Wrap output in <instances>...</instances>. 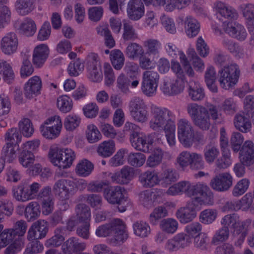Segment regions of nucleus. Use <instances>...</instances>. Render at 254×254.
Masks as SVG:
<instances>
[{"instance_id": "nucleus-23", "label": "nucleus", "mask_w": 254, "mask_h": 254, "mask_svg": "<svg viewBox=\"0 0 254 254\" xmlns=\"http://www.w3.org/2000/svg\"><path fill=\"white\" fill-rule=\"evenodd\" d=\"M185 240L184 233H179L165 242L164 249L170 254L177 252L188 247Z\"/></svg>"}, {"instance_id": "nucleus-42", "label": "nucleus", "mask_w": 254, "mask_h": 254, "mask_svg": "<svg viewBox=\"0 0 254 254\" xmlns=\"http://www.w3.org/2000/svg\"><path fill=\"white\" fill-rule=\"evenodd\" d=\"M116 151L115 142L113 140H108L101 142L98 146V154L103 157L111 156Z\"/></svg>"}, {"instance_id": "nucleus-61", "label": "nucleus", "mask_w": 254, "mask_h": 254, "mask_svg": "<svg viewBox=\"0 0 254 254\" xmlns=\"http://www.w3.org/2000/svg\"><path fill=\"white\" fill-rule=\"evenodd\" d=\"M168 215V211L164 206H158L155 207L150 213L149 220L152 224L155 225L159 219L165 217Z\"/></svg>"}, {"instance_id": "nucleus-29", "label": "nucleus", "mask_w": 254, "mask_h": 254, "mask_svg": "<svg viewBox=\"0 0 254 254\" xmlns=\"http://www.w3.org/2000/svg\"><path fill=\"white\" fill-rule=\"evenodd\" d=\"M214 11L216 12L217 18L232 20L238 17V14L234 9L225 3L217 1L214 4Z\"/></svg>"}, {"instance_id": "nucleus-34", "label": "nucleus", "mask_w": 254, "mask_h": 254, "mask_svg": "<svg viewBox=\"0 0 254 254\" xmlns=\"http://www.w3.org/2000/svg\"><path fill=\"white\" fill-rule=\"evenodd\" d=\"M35 21L30 17H25L19 22L17 30L19 33L26 37L33 36L37 31Z\"/></svg>"}, {"instance_id": "nucleus-44", "label": "nucleus", "mask_w": 254, "mask_h": 254, "mask_svg": "<svg viewBox=\"0 0 254 254\" xmlns=\"http://www.w3.org/2000/svg\"><path fill=\"white\" fill-rule=\"evenodd\" d=\"M164 156V151L160 147H155L151 151L150 155L146 160V166L150 168H155L162 162Z\"/></svg>"}, {"instance_id": "nucleus-31", "label": "nucleus", "mask_w": 254, "mask_h": 254, "mask_svg": "<svg viewBox=\"0 0 254 254\" xmlns=\"http://www.w3.org/2000/svg\"><path fill=\"white\" fill-rule=\"evenodd\" d=\"M138 181L145 188H150L160 183L158 173L154 170H147L139 176Z\"/></svg>"}, {"instance_id": "nucleus-19", "label": "nucleus", "mask_w": 254, "mask_h": 254, "mask_svg": "<svg viewBox=\"0 0 254 254\" xmlns=\"http://www.w3.org/2000/svg\"><path fill=\"white\" fill-rule=\"evenodd\" d=\"M130 141L132 146L135 149L144 153L149 152L153 143L150 135L137 132L131 134Z\"/></svg>"}, {"instance_id": "nucleus-38", "label": "nucleus", "mask_w": 254, "mask_h": 254, "mask_svg": "<svg viewBox=\"0 0 254 254\" xmlns=\"http://www.w3.org/2000/svg\"><path fill=\"white\" fill-rule=\"evenodd\" d=\"M234 124L237 129L244 133L250 131L252 128V123L249 117L244 113L237 114L235 116Z\"/></svg>"}, {"instance_id": "nucleus-28", "label": "nucleus", "mask_w": 254, "mask_h": 254, "mask_svg": "<svg viewBox=\"0 0 254 254\" xmlns=\"http://www.w3.org/2000/svg\"><path fill=\"white\" fill-rule=\"evenodd\" d=\"M240 10L246 20L247 28L251 35V42L254 44V5L243 4L240 6Z\"/></svg>"}, {"instance_id": "nucleus-46", "label": "nucleus", "mask_w": 254, "mask_h": 254, "mask_svg": "<svg viewBox=\"0 0 254 254\" xmlns=\"http://www.w3.org/2000/svg\"><path fill=\"white\" fill-rule=\"evenodd\" d=\"M73 106L72 99L67 95H61L57 99L56 106L63 113H69L72 110Z\"/></svg>"}, {"instance_id": "nucleus-53", "label": "nucleus", "mask_w": 254, "mask_h": 254, "mask_svg": "<svg viewBox=\"0 0 254 254\" xmlns=\"http://www.w3.org/2000/svg\"><path fill=\"white\" fill-rule=\"evenodd\" d=\"M127 160L130 166L139 168L145 164L146 157L144 154L140 152H131L128 154Z\"/></svg>"}, {"instance_id": "nucleus-63", "label": "nucleus", "mask_w": 254, "mask_h": 254, "mask_svg": "<svg viewBox=\"0 0 254 254\" xmlns=\"http://www.w3.org/2000/svg\"><path fill=\"white\" fill-rule=\"evenodd\" d=\"M191 152L183 151L180 152L176 159V165L183 170H185L190 165Z\"/></svg>"}, {"instance_id": "nucleus-41", "label": "nucleus", "mask_w": 254, "mask_h": 254, "mask_svg": "<svg viewBox=\"0 0 254 254\" xmlns=\"http://www.w3.org/2000/svg\"><path fill=\"white\" fill-rule=\"evenodd\" d=\"M85 134L87 141L90 143H95L102 138V135L96 125L90 123L87 125Z\"/></svg>"}, {"instance_id": "nucleus-5", "label": "nucleus", "mask_w": 254, "mask_h": 254, "mask_svg": "<svg viewBox=\"0 0 254 254\" xmlns=\"http://www.w3.org/2000/svg\"><path fill=\"white\" fill-rule=\"evenodd\" d=\"M221 224L225 227L233 228V241L236 246H241L248 234L251 220L248 219L241 222L238 214H227L222 218Z\"/></svg>"}, {"instance_id": "nucleus-18", "label": "nucleus", "mask_w": 254, "mask_h": 254, "mask_svg": "<svg viewBox=\"0 0 254 254\" xmlns=\"http://www.w3.org/2000/svg\"><path fill=\"white\" fill-rule=\"evenodd\" d=\"M19 45L18 38L14 32H9L4 35L0 41V48L4 55L11 56L15 54Z\"/></svg>"}, {"instance_id": "nucleus-55", "label": "nucleus", "mask_w": 254, "mask_h": 254, "mask_svg": "<svg viewBox=\"0 0 254 254\" xmlns=\"http://www.w3.org/2000/svg\"><path fill=\"white\" fill-rule=\"evenodd\" d=\"M0 74L5 82L10 83L14 79V72L12 70L11 65L6 61L0 62Z\"/></svg>"}, {"instance_id": "nucleus-25", "label": "nucleus", "mask_w": 254, "mask_h": 254, "mask_svg": "<svg viewBox=\"0 0 254 254\" xmlns=\"http://www.w3.org/2000/svg\"><path fill=\"white\" fill-rule=\"evenodd\" d=\"M239 151V158L242 163L246 166H251L254 164V143L253 141H245Z\"/></svg>"}, {"instance_id": "nucleus-57", "label": "nucleus", "mask_w": 254, "mask_h": 254, "mask_svg": "<svg viewBox=\"0 0 254 254\" xmlns=\"http://www.w3.org/2000/svg\"><path fill=\"white\" fill-rule=\"evenodd\" d=\"M250 185V181L248 179H241L234 186L232 191V195L235 197L242 195L248 190Z\"/></svg>"}, {"instance_id": "nucleus-22", "label": "nucleus", "mask_w": 254, "mask_h": 254, "mask_svg": "<svg viewBox=\"0 0 254 254\" xmlns=\"http://www.w3.org/2000/svg\"><path fill=\"white\" fill-rule=\"evenodd\" d=\"M42 81L41 77L35 75L30 77L24 84L23 87L25 96L32 99L41 93Z\"/></svg>"}, {"instance_id": "nucleus-32", "label": "nucleus", "mask_w": 254, "mask_h": 254, "mask_svg": "<svg viewBox=\"0 0 254 254\" xmlns=\"http://www.w3.org/2000/svg\"><path fill=\"white\" fill-rule=\"evenodd\" d=\"M184 32L190 38L195 37L200 31V24L199 22L191 16H186L184 20Z\"/></svg>"}, {"instance_id": "nucleus-2", "label": "nucleus", "mask_w": 254, "mask_h": 254, "mask_svg": "<svg viewBox=\"0 0 254 254\" xmlns=\"http://www.w3.org/2000/svg\"><path fill=\"white\" fill-rule=\"evenodd\" d=\"M213 202V195L211 190L195 196L188 201L185 207L179 209L176 217L183 224L189 223L196 216L197 211L203 206L212 205Z\"/></svg>"}, {"instance_id": "nucleus-17", "label": "nucleus", "mask_w": 254, "mask_h": 254, "mask_svg": "<svg viewBox=\"0 0 254 254\" xmlns=\"http://www.w3.org/2000/svg\"><path fill=\"white\" fill-rule=\"evenodd\" d=\"M220 114L214 105L207 104L206 113L201 114L193 121L194 124L203 130L208 129L211 123L210 117L213 120L219 119Z\"/></svg>"}, {"instance_id": "nucleus-16", "label": "nucleus", "mask_w": 254, "mask_h": 254, "mask_svg": "<svg viewBox=\"0 0 254 254\" xmlns=\"http://www.w3.org/2000/svg\"><path fill=\"white\" fill-rule=\"evenodd\" d=\"M185 75H187L185 74ZM177 79L166 78L161 86L162 92L168 96H174L182 92L185 87V75L182 77L177 76Z\"/></svg>"}, {"instance_id": "nucleus-54", "label": "nucleus", "mask_w": 254, "mask_h": 254, "mask_svg": "<svg viewBox=\"0 0 254 254\" xmlns=\"http://www.w3.org/2000/svg\"><path fill=\"white\" fill-rule=\"evenodd\" d=\"M218 216L216 209L208 208L202 211L199 214V221L202 224L208 225L213 223Z\"/></svg>"}, {"instance_id": "nucleus-45", "label": "nucleus", "mask_w": 254, "mask_h": 254, "mask_svg": "<svg viewBox=\"0 0 254 254\" xmlns=\"http://www.w3.org/2000/svg\"><path fill=\"white\" fill-rule=\"evenodd\" d=\"M94 169V165L87 159L80 160L77 164L75 171L76 174L82 177L89 176Z\"/></svg>"}, {"instance_id": "nucleus-9", "label": "nucleus", "mask_w": 254, "mask_h": 254, "mask_svg": "<svg viewBox=\"0 0 254 254\" xmlns=\"http://www.w3.org/2000/svg\"><path fill=\"white\" fill-rule=\"evenodd\" d=\"M74 189V183L69 179H61L55 183L52 190L59 198L60 202L59 205L61 210L68 209L69 205L67 200L73 194Z\"/></svg>"}, {"instance_id": "nucleus-13", "label": "nucleus", "mask_w": 254, "mask_h": 254, "mask_svg": "<svg viewBox=\"0 0 254 254\" xmlns=\"http://www.w3.org/2000/svg\"><path fill=\"white\" fill-rule=\"evenodd\" d=\"M75 212L80 223L83 226L78 228L77 234L80 237L87 239L89 237L90 221L91 218L90 209L86 204L80 203L75 208Z\"/></svg>"}, {"instance_id": "nucleus-26", "label": "nucleus", "mask_w": 254, "mask_h": 254, "mask_svg": "<svg viewBox=\"0 0 254 254\" xmlns=\"http://www.w3.org/2000/svg\"><path fill=\"white\" fill-rule=\"evenodd\" d=\"M50 54V48L46 44H40L36 46L33 51L32 62L38 67H42L47 61Z\"/></svg>"}, {"instance_id": "nucleus-30", "label": "nucleus", "mask_w": 254, "mask_h": 254, "mask_svg": "<svg viewBox=\"0 0 254 254\" xmlns=\"http://www.w3.org/2000/svg\"><path fill=\"white\" fill-rule=\"evenodd\" d=\"M127 12L130 19L138 20L144 14V4L141 0H130L127 3Z\"/></svg>"}, {"instance_id": "nucleus-51", "label": "nucleus", "mask_w": 254, "mask_h": 254, "mask_svg": "<svg viewBox=\"0 0 254 254\" xmlns=\"http://www.w3.org/2000/svg\"><path fill=\"white\" fill-rule=\"evenodd\" d=\"M143 46L146 54L150 57L152 55L154 58L158 56L159 50L161 47V44L158 40L150 39L144 42Z\"/></svg>"}, {"instance_id": "nucleus-3", "label": "nucleus", "mask_w": 254, "mask_h": 254, "mask_svg": "<svg viewBox=\"0 0 254 254\" xmlns=\"http://www.w3.org/2000/svg\"><path fill=\"white\" fill-rule=\"evenodd\" d=\"M96 235L99 237H106L112 234L110 242L113 245H121L128 238V232L125 222L122 219L116 218L110 223L98 227Z\"/></svg>"}, {"instance_id": "nucleus-7", "label": "nucleus", "mask_w": 254, "mask_h": 254, "mask_svg": "<svg viewBox=\"0 0 254 254\" xmlns=\"http://www.w3.org/2000/svg\"><path fill=\"white\" fill-rule=\"evenodd\" d=\"M210 190L206 184L203 183L193 184L190 181H182L171 186L166 190L167 194L176 196L185 194L189 197L198 195Z\"/></svg>"}, {"instance_id": "nucleus-43", "label": "nucleus", "mask_w": 254, "mask_h": 254, "mask_svg": "<svg viewBox=\"0 0 254 254\" xmlns=\"http://www.w3.org/2000/svg\"><path fill=\"white\" fill-rule=\"evenodd\" d=\"M35 0H16L14 6L16 11L21 15L30 13L35 8Z\"/></svg>"}, {"instance_id": "nucleus-20", "label": "nucleus", "mask_w": 254, "mask_h": 254, "mask_svg": "<svg viewBox=\"0 0 254 254\" xmlns=\"http://www.w3.org/2000/svg\"><path fill=\"white\" fill-rule=\"evenodd\" d=\"M233 178L229 172H223L215 176L211 181V187L219 191L228 190L232 186Z\"/></svg>"}, {"instance_id": "nucleus-59", "label": "nucleus", "mask_w": 254, "mask_h": 254, "mask_svg": "<svg viewBox=\"0 0 254 254\" xmlns=\"http://www.w3.org/2000/svg\"><path fill=\"white\" fill-rule=\"evenodd\" d=\"M84 65L83 62L79 59L70 62L67 67V72L70 76L76 77L83 71Z\"/></svg>"}, {"instance_id": "nucleus-8", "label": "nucleus", "mask_w": 254, "mask_h": 254, "mask_svg": "<svg viewBox=\"0 0 254 254\" xmlns=\"http://www.w3.org/2000/svg\"><path fill=\"white\" fill-rule=\"evenodd\" d=\"M177 135L180 142L186 148L191 146L194 143L203 141L202 136L195 133L191 124L186 119L178 121Z\"/></svg>"}, {"instance_id": "nucleus-58", "label": "nucleus", "mask_w": 254, "mask_h": 254, "mask_svg": "<svg viewBox=\"0 0 254 254\" xmlns=\"http://www.w3.org/2000/svg\"><path fill=\"white\" fill-rule=\"evenodd\" d=\"M19 128L23 135L26 137H31L34 132L33 125L28 118L22 119L19 121Z\"/></svg>"}, {"instance_id": "nucleus-49", "label": "nucleus", "mask_w": 254, "mask_h": 254, "mask_svg": "<svg viewBox=\"0 0 254 254\" xmlns=\"http://www.w3.org/2000/svg\"><path fill=\"white\" fill-rule=\"evenodd\" d=\"M12 193L13 197L18 201L26 202L30 200L25 183H22L13 187L12 189Z\"/></svg>"}, {"instance_id": "nucleus-60", "label": "nucleus", "mask_w": 254, "mask_h": 254, "mask_svg": "<svg viewBox=\"0 0 254 254\" xmlns=\"http://www.w3.org/2000/svg\"><path fill=\"white\" fill-rule=\"evenodd\" d=\"M18 159L19 164L23 167L28 168L34 164L35 157L33 153L21 150Z\"/></svg>"}, {"instance_id": "nucleus-50", "label": "nucleus", "mask_w": 254, "mask_h": 254, "mask_svg": "<svg viewBox=\"0 0 254 254\" xmlns=\"http://www.w3.org/2000/svg\"><path fill=\"white\" fill-rule=\"evenodd\" d=\"M111 63L116 70H120L125 63V57L120 50L114 49L111 51L110 55Z\"/></svg>"}, {"instance_id": "nucleus-35", "label": "nucleus", "mask_w": 254, "mask_h": 254, "mask_svg": "<svg viewBox=\"0 0 254 254\" xmlns=\"http://www.w3.org/2000/svg\"><path fill=\"white\" fill-rule=\"evenodd\" d=\"M202 225L199 222H193L186 225L184 229L185 241L188 246L191 244L192 239L198 237L202 231Z\"/></svg>"}, {"instance_id": "nucleus-12", "label": "nucleus", "mask_w": 254, "mask_h": 254, "mask_svg": "<svg viewBox=\"0 0 254 254\" xmlns=\"http://www.w3.org/2000/svg\"><path fill=\"white\" fill-rule=\"evenodd\" d=\"M124 192L125 190L120 186L111 187L104 190V196L109 203L118 204L119 211L124 212L131 205L130 200L125 196Z\"/></svg>"}, {"instance_id": "nucleus-39", "label": "nucleus", "mask_w": 254, "mask_h": 254, "mask_svg": "<svg viewBox=\"0 0 254 254\" xmlns=\"http://www.w3.org/2000/svg\"><path fill=\"white\" fill-rule=\"evenodd\" d=\"M81 122V118L79 115L71 113L65 116L63 125L66 131H73L80 126Z\"/></svg>"}, {"instance_id": "nucleus-33", "label": "nucleus", "mask_w": 254, "mask_h": 254, "mask_svg": "<svg viewBox=\"0 0 254 254\" xmlns=\"http://www.w3.org/2000/svg\"><path fill=\"white\" fill-rule=\"evenodd\" d=\"M24 209V215L28 221H33L39 218L41 214V208L39 204L36 201L29 202L24 208L23 206H19L17 211H23Z\"/></svg>"}, {"instance_id": "nucleus-11", "label": "nucleus", "mask_w": 254, "mask_h": 254, "mask_svg": "<svg viewBox=\"0 0 254 254\" xmlns=\"http://www.w3.org/2000/svg\"><path fill=\"white\" fill-rule=\"evenodd\" d=\"M63 122L61 117L55 115L47 118L40 125L39 130L41 135L47 139L58 137L62 132Z\"/></svg>"}, {"instance_id": "nucleus-6", "label": "nucleus", "mask_w": 254, "mask_h": 254, "mask_svg": "<svg viewBox=\"0 0 254 254\" xmlns=\"http://www.w3.org/2000/svg\"><path fill=\"white\" fill-rule=\"evenodd\" d=\"M49 161L60 169L69 168L76 159V153L70 148L50 146L47 155Z\"/></svg>"}, {"instance_id": "nucleus-64", "label": "nucleus", "mask_w": 254, "mask_h": 254, "mask_svg": "<svg viewBox=\"0 0 254 254\" xmlns=\"http://www.w3.org/2000/svg\"><path fill=\"white\" fill-rule=\"evenodd\" d=\"M220 152L219 149L215 146L209 145L204 149V156L206 162L212 163L218 158Z\"/></svg>"}, {"instance_id": "nucleus-40", "label": "nucleus", "mask_w": 254, "mask_h": 254, "mask_svg": "<svg viewBox=\"0 0 254 254\" xmlns=\"http://www.w3.org/2000/svg\"><path fill=\"white\" fill-rule=\"evenodd\" d=\"M189 97L193 101L202 100L204 93L201 85L197 81L191 80L189 82L188 87Z\"/></svg>"}, {"instance_id": "nucleus-36", "label": "nucleus", "mask_w": 254, "mask_h": 254, "mask_svg": "<svg viewBox=\"0 0 254 254\" xmlns=\"http://www.w3.org/2000/svg\"><path fill=\"white\" fill-rule=\"evenodd\" d=\"M86 247L85 243L80 242L78 239L73 237L65 242L62 246V249L64 254H72L84 250Z\"/></svg>"}, {"instance_id": "nucleus-56", "label": "nucleus", "mask_w": 254, "mask_h": 254, "mask_svg": "<svg viewBox=\"0 0 254 254\" xmlns=\"http://www.w3.org/2000/svg\"><path fill=\"white\" fill-rule=\"evenodd\" d=\"M240 210L247 212L249 211L250 213L254 214V203L253 198L250 193L245 194L239 200Z\"/></svg>"}, {"instance_id": "nucleus-10", "label": "nucleus", "mask_w": 254, "mask_h": 254, "mask_svg": "<svg viewBox=\"0 0 254 254\" xmlns=\"http://www.w3.org/2000/svg\"><path fill=\"white\" fill-rule=\"evenodd\" d=\"M240 76L239 66L235 64L222 67L218 72V81L220 87L225 90H230L238 82Z\"/></svg>"}, {"instance_id": "nucleus-1", "label": "nucleus", "mask_w": 254, "mask_h": 254, "mask_svg": "<svg viewBox=\"0 0 254 254\" xmlns=\"http://www.w3.org/2000/svg\"><path fill=\"white\" fill-rule=\"evenodd\" d=\"M175 120V115L168 109L159 107L151 108L150 128L156 131L163 130L167 142L172 148L176 144Z\"/></svg>"}, {"instance_id": "nucleus-62", "label": "nucleus", "mask_w": 254, "mask_h": 254, "mask_svg": "<svg viewBox=\"0 0 254 254\" xmlns=\"http://www.w3.org/2000/svg\"><path fill=\"white\" fill-rule=\"evenodd\" d=\"M127 150L125 149L119 150L116 153L111 157L108 162L111 167H117L122 166L125 163V155Z\"/></svg>"}, {"instance_id": "nucleus-52", "label": "nucleus", "mask_w": 254, "mask_h": 254, "mask_svg": "<svg viewBox=\"0 0 254 254\" xmlns=\"http://www.w3.org/2000/svg\"><path fill=\"white\" fill-rule=\"evenodd\" d=\"M158 199L156 194H153L151 191L145 190L139 194V201L144 207L149 208L151 207L155 202L158 201Z\"/></svg>"}, {"instance_id": "nucleus-4", "label": "nucleus", "mask_w": 254, "mask_h": 254, "mask_svg": "<svg viewBox=\"0 0 254 254\" xmlns=\"http://www.w3.org/2000/svg\"><path fill=\"white\" fill-rule=\"evenodd\" d=\"M165 49L168 55L173 58L179 57L180 63L175 59L171 60V70L176 76L182 77L185 74L190 77L194 76V70L186 55L183 51L180 50L175 44L171 42L166 44Z\"/></svg>"}, {"instance_id": "nucleus-37", "label": "nucleus", "mask_w": 254, "mask_h": 254, "mask_svg": "<svg viewBox=\"0 0 254 254\" xmlns=\"http://www.w3.org/2000/svg\"><path fill=\"white\" fill-rule=\"evenodd\" d=\"M19 149L18 144L5 143L1 149V154L4 161L9 163L16 162Z\"/></svg>"}, {"instance_id": "nucleus-47", "label": "nucleus", "mask_w": 254, "mask_h": 254, "mask_svg": "<svg viewBox=\"0 0 254 254\" xmlns=\"http://www.w3.org/2000/svg\"><path fill=\"white\" fill-rule=\"evenodd\" d=\"M133 234L141 238L147 237L151 233L149 225L144 221H136L132 224Z\"/></svg>"}, {"instance_id": "nucleus-27", "label": "nucleus", "mask_w": 254, "mask_h": 254, "mask_svg": "<svg viewBox=\"0 0 254 254\" xmlns=\"http://www.w3.org/2000/svg\"><path fill=\"white\" fill-rule=\"evenodd\" d=\"M48 230L47 222L44 220H39L34 222L28 232L29 240H38L44 238Z\"/></svg>"}, {"instance_id": "nucleus-48", "label": "nucleus", "mask_w": 254, "mask_h": 254, "mask_svg": "<svg viewBox=\"0 0 254 254\" xmlns=\"http://www.w3.org/2000/svg\"><path fill=\"white\" fill-rule=\"evenodd\" d=\"M159 227L163 232L172 235L178 231L179 223L174 218H168L160 222Z\"/></svg>"}, {"instance_id": "nucleus-24", "label": "nucleus", "mask_w": 254, "mask_h": 254, "mask_svg": "<svg viewBox=\"0 0 254 254\" xmlns=\"http://www.w3.org/2000/svg\"><path fill=\"white\" fill-rule=\"evenodd\" d=\"M226 22H223L222 26L227 34L240 41L246 39L247 37V32L242 25L233 21L227 23H226Z\"/></svg>"}, {"instance_id": "nucleus-21", "label": "nucleus", "mask_w": 254, "mask_h": 254, "mask_svg": "<svg viewBox=\"0 0 254 254\" xmlns=\"http://www.w3.org/2000/svg\"><path fill=\"white\" fill-rule=\"evenodd\" d=\"M146 5H153L163 6L167 11L175 9H182L188 4V0H143Z\"/></svg>"}, {"instance_id": "nucleus-14", "label": "nucleus", "mask_w": 254, "mask_h": 254, "mask_svg": "<svg viewBox=\"0 0 254 254\" xmlns=\"http://www.w3.org/2000/svg\"><path fill=\"white\" fill-rule=\"evenodd\" d=\"M85 63L88 79L93 82H100L103 79V73L98 56L95 53L89 54Z\"/></svg>"}, {"instance_id": "nucleus-15", "label": "nucleus", "mask_w": 254, "mask_h": 254, "mask_svg": "<svg viewBox=\"0 0 254 254\" xmlns=\"http://www.w3.org/2000/svg\"><path fill=\"white\" fill-rule=\"evenodd\" d=\"M130 116L136 122L145 123L148 120V113L147 106L139 97H134L129 103Z\"/></svg>"}]
</instances>
